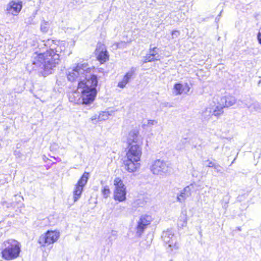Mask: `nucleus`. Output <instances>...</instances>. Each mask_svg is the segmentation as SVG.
<instances>
[{
  "mask_svg": "<svg viewBox=\"0 0 261 261\" xmlns=\"http://www.w3.org/2000/svg\"><path fill=\"white\" fill-rule=\"evenodd\" d=\"M127 144L128 145H135L138 144L142 145L143 138L139 135V132L137 129L130 130L128 135Z\"/></svg>",
  "mask_w": 261,
  "mask_h": 261,
  "instance_id": "nucleus-14",
  "label": "nucleus"
},
{
  "mask_svg": "<svg viewBox=\"0 0 261 261\" xmlns=\"http://www.w3.org/2000/svg\"><path fill=\"white\" fill-rule=\"evenodd\" d=\"M159 48L150 45L148 53L143 57V63L152 62L160 60V55L159 54Z\"/></svg>",
  "mask_w": 261,
  "mask_h": 261,
  "instance_id": "nucleus-11",
  "label": "nucleus"
},
{
  "mask_svg": "<svg viewBox=\"0 0 261 261\" xmlns=\"http://www.w3.org/2000/svg\"><path fill=\"white\" fill-rule=\"evenodd\" d=\"M30 23H31V24H35V23H34V22H30Z\"/></svg>",
  "mask_w": 261,
  "mask_h": 261,
  "instance_id": "nucleus-36",
  "label": "nucleus"
},
{
  "mask_svg": "<svg viewBox=\"0 0 261 261\" xmlns=\"http://www.w3.org/2000/svg\"><path fill=\"white\" fill-rule=\"evenodd\" d=\"M59 237V231L48 230L39 238L38 242L41 246L45 247L57 242Z\"/></svg>",
  "mask_w": 261,
  "mask_h": 261,
  "instance_id": "nucleus-6",
  "label": "nucleus"
},
{
  "mask_svg": "<svg viewBox=\"0 0 261 261\" xmlns=\"http://www.w3.org/2000/svg\"><path fill=\"white\" fill-rule=\"evenodd\" d=\"M137 68L132 67L130 70H129L124 76L122 81L119 82L118 84V87L121 88H123L125 85L129 82L131 77L134 75Z\"/></svg>",
  "mask_w": 261,
  "mask_h": 261,
  "instance_id": "nucleus-19",
  "label": "nucleus"
},
{
  "mask_svg": "<svg viewBox=\"0 0 261 261\" xmlns=\"http://www.w3.org/2000/svg\"><path fill=\"white\" fill-rule=\"evenodd\" d=\"M95 54L97 55V59L102 64L109 60V55L105 46L103 44H99L97 46L95 50Z\"/></svg>",
  "mask_w": 261,
  "mask_h": 261,
  "instance_id": "nucleus-15",
  "label": "nucleus"
},
{
  "mask_svg": "<svg viewBox=\"0 0 261 261\" xmlns=\"http://www.w3.org/2000/svg\"><path fill=\"white\" fill-rule=\"evenodd\" d=\"M125 209V207L123 206H119L118 208H116V210H120V211H122Z\"/></svg>",
  "mask_w": 261,
  "mask_h": 261,
  "instance_id": "nucleus-32",
  "label": "nucleus"
},
{
  "mask_svg": "<svg viewBox=\"0 0 261 261\" xmlns=\"http://www.w3.org/2000/svg\"><path fill=\"white\" fill-rule=\"evenodd\" d=\"M238 229L239 231H241V228H240V227H238Z\"/></svg>",
  "mask_w": 261,
  "mask_h": 261,
  "instance_id": "nucleus-35",
  "label": "nucleus"
},
{
  "mask_svg": "<svg viewBox=\"0 0 261 261\" xmlns=\"http://www.w3.org/2000/svg\"><path fill=\"white\" fill-rule=\"evenodd\" d=\"M158 123L157 121L155 120H148L147 125L149 126L153 125L156 124Z\"/></svg>",
  "mask_w": 261,
  "mask_h": 261,
  "instance_id": "nucleus-29",
  "label": "nucleus"
},
{
  "mask_svg": "<svg viewBox=\"0 0 261 261\" xmlns=\"http://www.w3.org/2000/svg\"><path fill=\"white\" fill-rule=\"evenodd\" d=\"M162 238L165 243L168 245V247L171 251L177 250L179 248V245L177 242L176 238L171 230L163 231Z\"/></svg>",
  "mask_w": 261,
  "mask_h": 261,
  "instance_id": "nucleus-9",
  "label": "nucleus"
},
{
  "mask_svg": "<svg viewBox=\"0 0 261 261\" xmlns=\"http://www.w3.org/2000/svg\"><path fill=\"white\" fill-rule=\"evenodd\" d=\"M213 168L215 169L216 172L218 173H222V168L219 165L216 164Z\"/></svg>",
  "mask_w": 261,
  "mask_h": 261,
  "instance_id": "nucleus-27",
  "label": "nucleus"
},
{
  "mask_svg": "<svg viewBox=\"0 0 261 261\" xmlns=\"http://www.w3.org/2000/svg\"><path fill=\"white\" fill-rule=\"evenodd\" d=\"M190 88L187 83H176L174 85L173 93L176 95L187 94L190 91Z\"/></svg>",
  "mask_w": 261,
  "mask_h": 261,
  "instance_id": "nucleus-17",
  "label": "nucleus"
},
{
  "mask_svg": "<svg viewBox=\"0 0 261 261\" xmlns=\"http://www.w3.org/2000/svg\"><path fill=\"white\" fill-rule=\"evenodd\" d=\"M101 193L104 198H108L110 194V190L109 187L108 186H104L101 190Z\"/></svg>",
  "mask_w": 261,
  "mask_h": 261,
  "instance_id": "nucleus-24",
  "label": "nucleus"
},
{
  "mask_svg": "<svg viewBox=\"0 0 261 261\" xmlns=\"http://www.w3.org/2000/svg\"><path fill=\"white\" fill-rule=\"evenodd\" d=\"M20 252V243L14 239H9L3 242L1 255L4 260L10 261L17 258Z\"/></svg>",
  "mask_w": 261,
  "mask_h": 261,
  "instance_id": "nucleus-3",
  "label": "nucleus"
},
{
  "mask_svg": "<svg viewBox=\"0 0 261 261\" xmlns=\"http://www.w3.org/2000/svg\"><path fill=\"white\" fill-rule=\"evenodd\" d=\"M150 169L153 174L163 176L170 174L172 170L169 164L161 160L154 161Z\"/></svg>",
  "mask_w": 261,
  "mask_h": 261,
  "instance_id": "nucleus-5",
  "label": "nucleus"
},
{
  "mask_svg": "<svg viewBox=\"0 0 261 261\" xmlns=\"http://www.w3.org/2000/svg\"><path fill=\"white\" fill-rule=\"evenodd\" d=\"M193 188V186L190 185L186 187L182 190L180 191V193L177 196V201L183 203L185 201L186 199L189 197L191 195V191Z\"/></svg>",
  "mask_w": 261,
  "mask_h": 261,
  "instance_id": "nucleus-18",
  "label": "nucleus"
},
{
  "mask_svg": "<svg viewBox=\"0 0 261 261\" xmlns=\"http://www.w3.org/2000/svg\"><path fill=\"white\" fill-rule=\"evenodd\" d=\"M258 43L261 44V32H259L257 35Z\"/></svg>",
  "mask_w": 261,
  "mask_h": 261,
  "instance_id": "nucleus-31",
  "label": "nucleus"
},
{
  "mask_svg": "<svg viewBox=\"0 0 261 261\" xmlns=\"http://www.w3.org/2000/svg\"><path fill=\"white\" fill-rule=\"evenodd\" d=\"M236 104V99H213L208 107L214 116L218 117L223 113L224 108H228Z\"/></svg>",
  "mask_w": 261,
  "mask_h": 261,
  "instance_id": "nucleus-4",
  "label": "nucleus"
},
{
  "mask_svg": "<svg viewBox=\"0 0 261 261\" xmlns=\"http://www.w3.org/2000/svg\"><path fill=\"white\" fill-rule=\"evenodd\" d=\"M140 161H134L133 159H127L124 162L125 169L129 172H136L140 167Z\"/></svg>",
  "mask_w": 261,
  "mask_h": 261,
  "instance_id": "nucleus-16",
  "label": "nucleus"
},
{
  "mask_svg": "<svg viewBox=\"0 0 261 261\" xmlns=\"http://www.w3.org/2000/svg\"><path fill=\"white\" fill-rule=\"evenodd\" d=\"M214 116L209 107H207L203 110L201 114V119L203 122H207L210 120Z\"/></svg>",
  "mask_w": 261,
  "mask_h": 261,
  "instance_id": "nucleus-20",
  "label": "nucleus"
},
{
  "mask_svg": "<svg viewBox=\"0 0 261 261\" xmlns=\"http://www.w3.org/2000/svg\"><path fill=\"white\" fill-rule=\"evenodd\" d=\"M254 109L258 112H261V105L259 103H254L253 105Z\"/></svg>",
  "mask_w": 261,
  "mask_h": 261,
  "instance_id": "nucleus-26",
  "label": "nucleus"
},
{
  "mask_svg": "<svg viewBox=\"0 0 261 261\" xmlns=\"http://www.w3.org/2000/svg\"><path fill=\"white\" fill-rule=\"evenodd\" d=\"M222 11L220 13V14L216 17V20H219L220 16H221V14Z\"/></svg>",
  "mask_w": 261,
  "mask_h": 261,
  "instance_id": "nucleus-33",
  "label": "nucleus"
},
{
  "mask_svg": "<svg viewBox=\"0 0 261 261\" xmlns=\"http://www.w3.org/2000/svg\"><path fill=\"white\" fill-rule=\"evenodd\" d=\"M93 70L87 63H79L75 67L68 69L67 77L71 82H77V91L81 98H95L97 95V77L91 73Z\"/></svg>",
  "mask_w": 261,
  "mask_h": 261,
  "instance_id": "nucleus-1",
  "label": "nucleus"
},
{
  "mask_svg": "<svg viewBox=\"0 0 261 261\" xmlns=\"http://www.w3.org/2000/svg\"><path fill=\"white\" fill-rule=\"evenodd\" d=\"M94 100V99H72L70 101L78 105L82 104L88 106L93 102Z\"/></svg>",
  "mask_w": 261,
  "mask_h": 261,
  "instance_id": "nucleus-21",
  "label": "nucleus"
},
{
  "mask_svg": "<svg viewBox=\"0 0 261 261\" xmlns=\"http://www.w3.org/2000/svg\"><path fill=\"white\" fill-rule=\"evenodd\" d=\"M142 155V145L136 144L135 145H128V150L126 153L128 159H133L134 161H140Z\"/></svg>",
  "mask_w": 261,
  "mask_h": 261,
  "instance_id": "nucleus-10",
  "label": "nucleus"
},
{
  "mask_svg": "<svg viewBox=\"0 0 261 261\" xmlns=\"http://www.w3.org/2000/svg\"><path fill=\"white\" fill-rule=\"evenodd\" d=\"M207 162H208V164L207 165V166L208 167L214 168V166L216 165V164H215L214 163L212 162V161H207Z\"/></svg>",
  "mask_w": 261,
  "mask_h": 261,
  "instance_id": "nucleus-30",
  "label": "nucleus"
},
{
  "mask_svg": "<svg viewBox=\"0 0 261 261\" xmlns=\"http://www.w3.org/2000/svg\"><path fill=\"white\" fill-rule=\"evenodd\" d=\"M22 7L21 2L11 1L7 5L5 10L7 15L16 16L21 11Z\"/></svg>",
  "mask_w": 261,
  "mask_h": 261,
  "instance_id": "nucleus-13",
  "label": "nucleus"
},
{
  "mask_svg": "<svg viewBox=\"0 0 261 261\" xmlns=\"http://www.w3.org/2000/svg\"><path fill=\"white\" fill-rule=\"evenodd\" d=\"M114 113V111H102L100 112L98 116V119L100 121H106L108 120L109 116H112Z\"/></svg>",
  "mask_w": 261,
  "mask_h": 261,
  "instance_id": "nucleus-23",
  "label": "nucleus"
},
{
  "mask_svg": "<svg viewBox=\"0 0 261 261\" xmlns=\"http://www.w3.org/2000/svg\"><path fill=\"white\" fill-rule=\"evenodd\" d=\"M151 220V217L149 215H142L141 216L138 221L137 226L136 233L138 236H141L144 230L147 228V226L150 224Z\"/></svg>",
  "mask_w": 261,
  "mask_h": 261,
  "instance_id": "nucleus-12",
  "label": "nucleus"
},
{
  "mask_svg": "<svg viewBox=\"0 0 261 261\" xmlns=\"http://www.w3.org/2000/svg\"><path fill=\"white\" fill-rule=\"evenodd\" d=\"M90 120L93 124H96L97 122L100 121V120H99V119H98V116H97L96 115L93 116L90 118Z\"/></svg>",
  "mask_w": 261,
  "mask_h": 261,
  "instance_id": "nucleus-25",
  "label": "nucleus"
},
{
  "mask_svg": "<svg viewBox=\"0 0 261 261\" xmlns=\"http://www.w3.org/2000/svg\"><path fill=\"white\" fill-rule=\"evenodd\" d=\"M89 177V174L88 172H84L80 179L78 180L77 184L75 185L73 193L74 202L77 201L82 195L83 191V188L86 185Z\"/></svg>",
  "mask_w": 261,
  "mask_h": 261,
  "instance_id": "nucleus-8",
  "label": "nucleus"
},
{
  "mask_svg": "<svg viewBox=\"0 0 261 261\" xmlns=\"http://www.w3.org/2000/svg\"><path fill=\"white\" fill-rule=\"evenodd\" d=\"M115 189L114 192V199L119 202H122L126 199V188L122 180L119 177L116 178L114 180Z\"/></svg>",
  "mask_w": 261,
  "mask_h": 261,
  "instance_id": "nucleus-7",
  "label": "nucleus"
},
{
  "mask_svg": "<svg viewBox=\"0 0 261 261\" xmlns=\"http://www.w3.org/2000/svg\"><path fill=\"white\" fill-rule=\"evenodd\" d=\"M180 34V32L178 31L174 30L172 32L171 35L173 38L177 37Z\"/></svg>",
  "mask_w": 261,
  "mask_h": 261,
  "instance_id": "nucleus-28",
  "label": "nucleus"
},
{
  "mask_svg": "<svg viewBox=\"0 0 261 261\" xmlns=\"http://www.w3.org/2000/svg\"><path fill=\"white\" fill-rule=\"evenodd\" d=\"M187 225V222L185 221L181 225L182 227L185 226Z\"/></svg>",
  "mask_w": 261,
  "mask_h": 261,
  "instance_id": "nucleus-34",
  "label": "nucleus"
},
{
  "mask_svg": "<svg viewBox=\"0 0 261 261\" xmlns=\"http://www.w3.org/2000/svg\"><path fill=\"white\" fill-rule=\"evenodd\" d=\"M50 21H46L43 19L40 23V31L43 33H47L50 29Z\"/></svg>",
  "mask_w": 261,
  "mask_h": 261,
  "instance_id": "nucleus-22",
  "label": "nucleus"
},
{
  "mask_svg": "<svg viewBox=\"0 0 261 261\" xmlns=\"http://www.w3.org/2000/svg\"><path fill=\"white\" fill-rule=\"evenodd\" d=\"M44 45L47 48L46 51L34 57L32 68L46 76L51 74L59 63L61 54L65 50V46L63 42L52 39L44 41Z\"/></svg>",
  "mask_w": 261,
  "mask_h": 261,
  "instance_id": "nucleus-2",
  "label": "nucleus"
}]
</instances>
